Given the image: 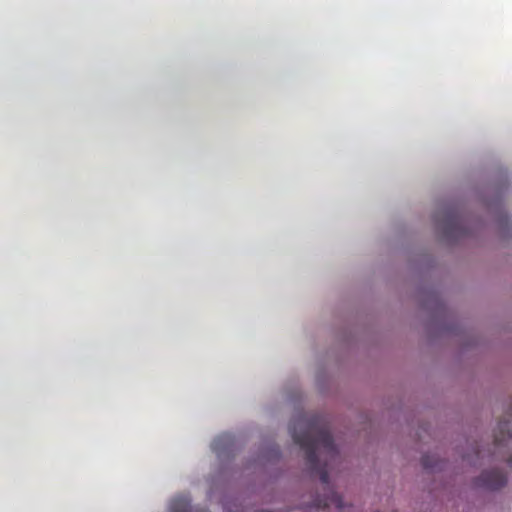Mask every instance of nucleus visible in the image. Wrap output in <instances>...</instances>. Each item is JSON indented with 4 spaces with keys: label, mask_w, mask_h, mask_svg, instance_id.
Wrapping results in <instances>:
<instances>
[{
    "label": "nucleus",
    "mask_w": 512,
    "mask_h": 512,
    "mask_svg": "<svg viewBox=\"0 0 512 512\" xmlns=\"http://www.w3.org/2000/svg\"><path fill=\"white\" fill-rule=\"evenodd\" d=\"M297 425L296 422L290 425L291 436L294 442L305 451V459L310 470L319 475L324 489L328 490L325 496L314 499L307 506L306 512L319 511L331 505L338 509L343 508L342 497L329 487V464L325 462L324 465H320L317 456V450L322 448L330 463L336 462L340 457L328 427L320 417H312L304 431L298 432Z\"/></svg>",
    "instance_id": "nucleus-1"
},
{
    "label": "nucleus",
    "mask_w": 512,
    "mask_h": 512,
    "mask_svg": "<svg viewBox=\"0 0 512 512\" xmlns=\"http://www.w3.org/2000/svg\"><path fill=\"white\" fill-rule=\"evenodd\" d=\"M507 483V476L498 469L488 470L476 478L475 485L486 490H498Z\"/></svg>",
    "instance_id": "nucleus-2"
},
{
    "label": "nucleus",
    "mask_w": 512,
    "mask_h": 512,
    "mask_svg": "<svg viewBox=\"0 0 512 512\" xmlns=\"http://www.w3.org/2000/svg\"><path fill=\"white\" fill-rule=\"evenodd\" d=\"M510 441H512V432L509 429V421H500L494 437V454L502 453V450L507 448Z\"/></svg>",
    "instance_id": "nucleus-3"
},
{
    "label": "nucleus",
    "mask_w": 512,
    "mask_h": 512,
    "mask_svg": "<svg viewBox=\"0 0 512 512\" xmlns=\"http://www.w3.org/2000/svg\"><path fill=\"white\" fill-rule=\"evenodd\" d=\"M421 463L424 469L431 471L442 470L444 467V462L437 458L435 455H423L421 458Z\"/></svg>",
    "instance_id": "nucleus-4"
},
{
    "label": "nucleus",
    "mask_w": 512,
    "mask_h": 512,
    "mask_svg": "<svg viewBox=\"0 0 512 512\" xmlns=\"http://www.w3.org/2000/svg\"><path fill=\"white\" fill-rule=\"evenodd\" d=\"M170 509L172 512H190L189 502L184 497L174 499L171 503Z\"/></svg>",
    "instance_id": "nucleus-5"
},
{
    "label": "nucleus",
    "mask_w": 512,
    "mask_h": 512,
    "mask_svg": "<svg viewBox=\"0 0 512 512\" xmlns=\"http://www.w3.org/2000/svg\"><path fill=\"white\" fill-rule=\"evenodd\" d=\"M460 217L454 211H448L446 214V229L458 228L460 225Z\"/></svg>",
    "instance_id": "nucleus-6"
},
{
    "label": "nucleus",
    "mask_w": 512,
    "mask_h": 512,
    "mask_svg": "<svg viewBox=\"0 0 512 512\" xmlns=\"http://www.w3.org/2000/svg\"><path fill=\"white\" fill-rule=\"evenodd\" d=\"M229 439L228 435H222L214 440L213 442V449L219 453V445L223 442H226Z\"/></svg>",
    "instance_id": "nucleus-7"
},
{
    "label": "nucleus",
    "mask_w": 512,
    "mask_h": 512,
    "mask_svg": "<svg viewBox=\"0 0 512 512\" xmlns=\"http://www.w3.org/2000/svg\"><path fill=\"white\" fill-rule=\"evenodd\" d=\"M501 459L506 461L509 465L512 464V455L508 452L503 453V455L501 456Z\"/></svg>",
    "instance_id": "nucleus-8"
}]
</instances>
